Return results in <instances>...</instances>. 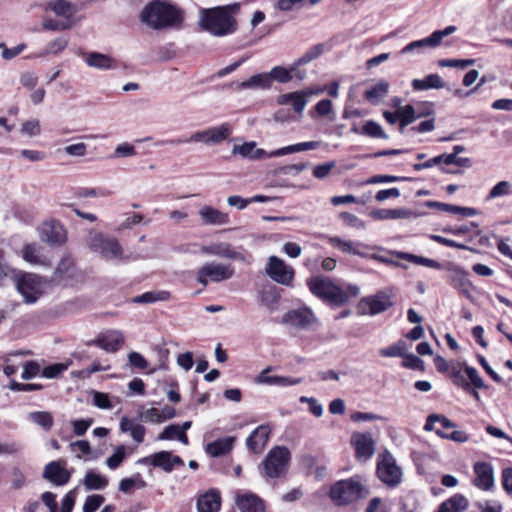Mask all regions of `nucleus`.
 Returning <instances> with one entry per match:
<instances>
[{"label": "nucleus", "mask_w": 512, "mask_h": 512, "mask_svg": "<svg viewBox=\"0 0 512 512\" xmlns=\"http://www.w3.org/2000/svg\"><path fill=\"white\" fill-rule=\"evenodd\" d=\"M240 10L239 3L225 6L201 9L199 11V24L214 36H226L237 30L235 15Z\"/></svg>", "instance_id": "obj_1"}, {"label": "nucleus", "mask_w": 512, "mask_h": 512, "mask_svg": "<svg viewBox=\"0 0 512 512\" xmlns=\"http://www.w3.org/2000/svg\"><path fill=\"white\" fill-rule=\"evenodd\" d=\"M141 20L154 29L175 27L182 23L183 12L169 2L156 0L146 5Z\"/></svg>", "instance_id": "obj_2"}, {"label": "nucleus", "mask_w": 512, "mask_h": 512, "mask_svg": "<svg viewBox=\"0 0 512 512\" xmlns=\"http://www.w3.org/2000/svg\"><path fill=\"white\" fill-rule=\"evenodd\" d=\"M310 291L324 301L341 306L351 296H357L359 288L356 285H348L346 289L336 285L328 278L314 277L307 281Z\"/></svg>", "instance_id": "obj_3"}, {"label": "nucleus", "mask_w": 512, "mask_h": 512, "mask_svg": "<svg viewBox=\"0 0 512 512\" xmlns=\"http://www.w3.org/2000/svg\"><path fill=\"white\" fill-rule=\"evenodd\" d=\"M86 245L104 260L116 263L127 260L123 247L115 237L91 230L86 238Z\"/></svg>", "instance_id": "obj_4"}, {"label": "nucleus", "mask_w": 512, "mask_h": 512, "mask_svg": "<svg viewBox=\"0 0 512 512\" xmlns=\"http://www.w3.org/2000/svg\"><path fill=\"white\" fill-rule=\"evenodd\" d=\"M368 494V488L356 477L336 482L331 486L329 493L332 502L338 506L366 498Z\"/></svg>", "instance_id": "obj_5"}, {"label": "nucleus", "mask_w": 512, "mask_h": 512, "mask_svg": "<svg viewBox=\"0 0 512 512\" xmlns=\"http://www.w3.org/2000/svg\"><path fill=\"white\" fill-rule=\"evenodd\" d=\"M233 129L229 123H222L217 126H211L203 130L193 132L188 138L182 140H168L170 144H190L203 143L207 146L219 145L226 141L232 135Z\"/></svg>", "instance_id": "obj_6"}, {"label": "nucleus", "mask_w": 512, "mask_h": 512, "mask_svg": "<svg viewBox=\"0 0 512 512\" xmlns=\"http://www.w3.org/2000/svg\"><path fill=\"white\" fill-rule=\"evenodd\" d=\"M290 451L284 446L272 448L259 465L261 474L268 478H278L287 470L290 461Z\"/></svg>", "instance_id": "obj_7"}, {"label": "nucleus", "mask_w": 512, "mask_h": 512, "mask_svg": "<svg viewBox=\"0 0 512 512\" xmlns=\"http://www.w3.org/2000/svg\"><path fill=\"white\" fill-rule=\"evenodd\" d=\"M16 287L24 302L33 304L45 293L46 282L36 274L22 273L17 277Z\"/></svg>", "instance_id": "obj_8"}, {"label": "nucleus", "mask_w": 512, "mask_h": 512, "mask_svg": "<svg viewBox=\"0 0 512 512\" xmlns=\"http://www.w3.org/2000/svg\"><path fill=\"white\" fill-rule=\"evenodd\" d=\"M234 275V268L231 264L208 262L202 265L197 271V282L207 286L210 281L223 282L231 279Z\"/></svg>", "instance_id": "obj_9"}, {"label": "nucleus", "mask_w": 512, "mask_h": 512, "mask_svg": "<svg viewBox=\"0 0 512 512\" xmlns=\"http://www.w3.org/2000/svg\"><path fill=\"white\" fill-rule=\"evenodd\" d=\"M377 475L379 479L388 486H397L402 479V470L396 464L391 453L385 452L378 456Z\"/></svg>", "instance_id": "obj_10"}, {"label": "nucleus", "mask_w": 512, "mask_h": 512, "mask_svg": "<svg viewBox=\"0 0 512 512\" xmlns=\"http://www.w3.org/2000/svg\"><path fill=\"white\" fill-rule=\"evenodd\" d=\"M431 110H416V108L412 105H405L404 107H400V109L395 112L384 111L383 117L389 124H395L399 122V130L401 133L404 132V129L417 119L428 116L431 114Z\"/></svg>", "instance_id": "obj_11"}, {"label": "nucleus", "mask_w": 512, "mask_h": 512, "mask_svg": "<svg viewBox=\"0 0 512 512\" xmlns=\"http://www.w3.org/2000/svg\"><path fill=\"white\" fill-rule=\"evenodd\" d=\"M265 273L274 282L284 286H291L295 275L293 267L277 256L268 258Z\"/></svg>", "instance_id": "obj_12"}, {"label": "nucleus", "mask_w": 512, "mask_h": 512, "mask_svg": "<svg viewBox=\"0 0 512 512\" xmlns=\"http://www.w3.org/2000/svg\"><path fill=\"white\" fill-rule=\"evenodd\" d=\"M445 269L448 272L449 283L452 287L457 289L467 298H471V294L475 290V287L468 278V272L454 263H447Z\"/></svg>", "instance_id": "obj_13"}, {"label": "nucleus", "mask_w": 512, "mask_h": 512, "mask_svg": "<svg viewBox=\"0 0 512 512\" xmlns=\"http://www.w3.org/2000/svg\"><path fill=\"white\" fill-rule=\"evenodd\" d=\"M281 322L290 327L305 330L315 324L317 318L310 309L300 308L286 312L282 316Z\"/></svg>", "instance_id": "obj_14"}, {"label": "nucleus", "mask_w": 512, "mask_h": 512, "mask_svg": "<svg viewBox=\"0 0 512 512\" xmlns=\"http://www.w3.org/2000/svg\"><path fill=\"white\" fill-rule=\"evenodd\" d=\"M195 501L197 512H219L221 510L222 496L217 488H210L198 493Z\"/></svg>", "instance_id": "obj_15"}, {"label": "nucleus", "mask_w": 512, "mask_h": 512, "mask_svg": "<svg viewBox=\"0 0 512 512\" xmlns=\"http://www.w3.org/2000/svg\"><path fill=\"white\" fill-rule=\"evenodd\" d=\"M392 304L391 296L386 292H380L363 299L360 303V310L362 314L374 316L388 310Z\"/></svg>", "instance_id": "obj_16"}, {"label": "nucleus", "mask_w": 512, "mask_h": 512, "mask_svg": "<svg viewBox=\"0 0 512 512\" xmlns=\"http://www.w3.org/2000/svg\"><path fill=\"white\" fill-rule=\"evenodd\" d=\"M72 473L61 463V461H51L43 469L42 477L54 486H64L71 479Z\"/></svg>", "instance_id": "obj_17"}, {"label": "nucleus", "mask_w": 512, "mask_h": 512, "mask_svg": "<svg viewBox=\"0 0 512 512\" xmlns=\"http://www.w3.org/2000/svg\"><path fill=\"white\" fill-rule=\"evenodd\" d=\"M351 444L358 460L366 461L375 453V442L367 433L355 432L351 436Z\"/></svg>", "instance_id": "obj_18"}, {"label": "nucleus", "mask_w": 512, "mask_h": 512, "mask_svg": "<svg viewBox=\"0 0 512 512\" xmlns=\"http://www.w3.org/2000/svg\"><path fill=\"white\" fill-rule=\"evenodd\" d=\"M40 237L50 245H62L67 240V232L61 223L51 220L41 226Z\"/></svg>", "instance_id": "obj_19"}, {"label": "nucleus", "mask_w": 512, "mask_h": 512, "mask_svg": "<svg viewBox=\"0 0 512 512\" xmlns=\"http://www.w3.org/2000/svg\"><path fill=\"white\" fill-rule=\"evenodd\" d=\"M91 343L107 352L113 353L124 344V335L120 330L110 329L100 333Z\"/></svg>", "instance_id": "obj_20"}, {"label": "nucleus", "mask_w": 512, "mask_h": 512, "mask_svg": "<svg viewBox=\"0 0 512 512\" xmlns=\"http://www.w3.org/2000/svg\"><path fill=\"white\" fill-rule=\"evenodd\" d=\"M475 473L474 485L483 491H489L494 487V471L491 464L477 462L473 467Z\"/></svg>", "instance_id": "obj_21"}, {"label": "nucleus", "mask_w": 512, "mask_h": 512, "mask_svg": "<svg viewBox=\"0 0 512 512\" xmlns=\"http://www.w3.org/2000/svg\"><path fill=\"white\" fill-rule=\"evenodd\" d=\"M201 252L207 255L228 258L238 261H246L244 254L236 251L230 243L217 242L210 245L203 246Z\"/></svg>", "instance_id": "obj_22"}, {"label": "nucleus", "mask_w": 512, "mask_h": 512, "mask_svg": "<svg viewBox=\"0 0 512 512\" xmlns=\"http://www.w3.org/2000/svg\"><path fill=\"white\" fill-rule=\"evenodd\" d=\"M272 367L262 370L255 378V383L269 386L288 387L300 384L302 378H291L280 375H270Z\"/></svg>", "instance_id": "obj_23"}, {"label": "nucleus", "mask_w": 512, "mask_h": 512, "mask_svg": "<svg viewBox=\"0 0 512 512\" xmlns=\"http://www.w3.org/2000/svg\"><path fill=\"white\" fill-rule=\"evenodd\" d=\"M198 215L203 225L223 226L230 223V218L227 213L210 205L200 207Z\"/></svg>", "instance_id": "obj_24"}, {"label": "nucleus", "mask_w": 512, "mask_h": 512, "mask_svg": "<svg viewBox=\"0 0 512 512\" xmlns=\"http://www.w3.org/2000/svg\"><path fill=\"white\" fill-rule=\"evenodd\" d=\"M270 433L271 429L268 425L258 426L246 439L248 449L256 454L261 453L269 440Z\"/></svg>", "instance_id": "obj_25"}, {"label": "nucleus", "mask_w": 512, "mask_h": 512, "mask_svg": "<svg viewBox=\"0 0 512 512\" xmlns=\"http://www.w3.org/2000/svg\"><path fill=\"white\" fill-rule=\"evenodd\" d=\"M236 505L241 512H264V503L259 496L251 492H239L236 495Z\"/></svg>", "instance_id": "obj_26"}, {"label": "nucleus", "mask_w": 512, "mask_h": 512, "mask_svg": "<svg viewBox=\"0 0 512 512\" xmlns=\"http://www.w3.org/2000/svg\"><path fill=\"white\" fill-rule=\"evenodd\" d=\"M22 258L31 265L48 266L50 259L37 244H27L22 248Z\"/></svg>", "instance_id": "obj_27"}, {"label": "nucleus", "mask_w": 512, "mask_h": 512, "mask_svg": "<svg viewBox=\"0 0 512 512\" xmlns=\"http://www.w3.org/2000/svg\"><path fill=\"white\" fill-rule=\"evenodd\" d=\"M235 440L233 436L216 439L206 445L205 451L214 458L226 455L233 449Z\"/></svg>", "instance_id": "obj_28"}, {"label": "nucleus", "mask_w": 512, "mask_h": 512, "mask_svg": "<svg viewBox=\"0 0 512 512\" xmlns=\"http://www.w3.org/2000/svg\"><path fill=\"white\" fill-rule=\"evenodd\" d=\"M119 427L121 432L129 433L136 443H142L144 441L146 428L135 419L123 416L120 420Z\"/></svg>", "instance_id": "obj_29"}, {"label": "nucleus", "mask_w": 512, "mask_h": 512, "mask_svg": "<svg viewBox=\"0 0 512 512\" xmlns=\"http://www.w3.org/2000/svg\"><path fill=\"white\" fill-rule=\"evenodd\" d=\"M231 153L251 160L267 158V152L264 149L256 148V143L253 141L234 145Z\"/></svg>", "instance_id": "obj_30"}, {"label": "nucleus", "mask_w": 512, "mask_h": 512, "mask_svg": "<svg viewBox=\"0 0 512 512\" xmlns=\"http://www.w3.org/2000/svg\"><path fill=\"white\" fill-rule=\"evenodd\" d=\"M184 465L183 460L179 456L172 455L169 451H160L154 453V467H159L165 472H171L175 466Z\"/></svg>", "instance_id": "obj_31"}, {"label": "nucleus", "mask_w": 512, "mask_h": 512, "mask_svg": "<svg viewBox=\"0 0 512 512\" xmlns=\"http://www.w3.org/2000/svg\"><path fill=\"white\" fill-rule=\"evenodd\" d=\"M47 10L61 17L62 21L71 22L70 19L76 12L75 6L67 0H51L47 3Z\"/></svg>", "instance_id": "obj_32"}, {"label": "nucleus", "mask_w": 512, "mask_h": 512, "mask_svg": "<svg viewBox=\"0 0 512 512\" xmlns=\"http://www.w3.org/2000/svg\"><path fill=\"white\" fill-rule=\"evenodd\" d=\"M276 102L279 105H291L298 114H301L307 105L304 95L298 91L279 95Z\"/></svg>", "instance_id": "obj_33"}, {"label": "nucleus", "mask_w": 512, "mask_h": 512, "mask_svg": "<svg viewBox=\"0 0 512 512\" xmlns=\"http://www.w3.org/2000/svg\"><path fill=\"white\" fill-rule=\"evenodd\" d=\"M238 88L241 90H268L271 88L268 72L252 75L245 81H242Z\"/></svg>", "instance_id": "obj_34"}, {"label": "nucleus", "mask_w": 512, "mask_h": 512, "mask_svg": "<svg viewBox=\"0 0 512 512\" xmlns=\"http://www.w3.org/2000/svg\"><path fill=\"white\" fill-rule=\"evenodd\" d=\"M468 506V499L458 493L441 503L436 512H464Z\"/></svg>", "instance_id": "obj_35"}, {"label": "nucleus", "mask_w": 512, "mask_h": 512, "mask_svg": "<svg viewBox=\"0 0 512 512\" xmlns=\"http://www.w3.org/2000/svg\"><path fill=\"white\" fill-rule=\"evenodd\" d=\"M437 45L431 34L423 39L415 40L405 45L401 50V55L421 54L427 49H435Z\"/></svg>", "instance_id": "obj_36"}, {"label": "nucleus", "mask_w": 512, "mask_h": 512, "mask_svg": "<svg viewBox=\"0 0 512 512\" xmlns=\"http://www.w3.org/2000/svg\"><path fill=\"white\" fill-rule=\"evenodd\" d=\"M411 86L415 91H423L429 89H443L446 83L438 74H429L424 79H414Z\"/></svg>", "instance_id": "obj_37"}, {"label": "nucleus", "mask_w": 512, "mask_h": 512, "mask_svg": "<svg viewBox=\"0 0 512 512\" xmlns=\"http://www.w3.org/2000/svg\"><path fill=\"white\" fill-rule=\"evenodd\" d=\"M85 62L89 67L100 70H109L116 67L115 61L110 56L98 52L88 53Z\"/></svg>", "instance_id": "obj_38"}, {"label": "nucleus", "mask_w": 512, "mask_h": 512, "mask_svg": "<svg viewBox=\"0 0 512 512\" xmlns=\"http://www.w3.org/2000/svg\"><path fill=\"white\" fill-rule=\"evenodd\" d=\"M170 298L171 293L167 290H153L134 297L132 302L137 304H152L156 302L168 301Z\"/></svg>", "instance_id": "obj_39"}, {"label": "nucleus", "mask_w": 512, "mask_h": 512, "mask_svg": "<svg viewBox=\"0 0 512 512\" xmlns=\"http://www.w3.org/2000/svg\"><path fill=\"white\" fill-rule=\"evenodd\" d=\"M329 243L333 247L341 250L342 252L353 254V255H358L361 257L365 256V254L361 251V247H365V246L361 243H355L353 241L344 240L339 237H331L329 239Z\"/></svg>", "instance_id": "obj_40"}, {"label": "nucleus", "mask_w": 512, "mask_h": 512, "mask_svg": "<svg viewBox=\"0 0 512 512\" xmlns=\"http://www.w3.org/2000/svg\"><path fill=\"white\" fill-rule=\"evenodd\" d=\"M464 365H467L466 363L457 362L450 366L448 373L453 381V383L467 391H470V384L469 381L465 378L466 374L464 371Z\"/></svg>", "instance_id": "obj_41"}, {"label": "nucleus", "mask_w": 512, "mask_h": 512, "mask_svg": "<svg viewBox=\"0 0 512 512\" xmlns=\"http://www.w3.org/2000/svg\"><path fill=\"white\" fill-rule=\"evenodd\" d=\"M395 255L400 259L407 260L416 265L425 266V267L437 269V270H440L443 268V266L438 261L430 259V258L417 256V255L406 253V252H395Z\"/></svg>", "instance_id": "obj_42"}, {"label": "nucleus", "mask_w": 512, "mask_h": 512, "mask_svg": "<svg viewBox=\"0 0 512 512\" xmlns=\"http://www.w3.org/2000/svg\"><path fill=\"white\" fill-rule=\"evenodd\" d=\"M108 479L94 471H88L83 484L87 490H102L108 485Z\"/></svg>", "instance_id": "obj_43"}, {"label": "nucleus", "mask_w": 512, "mask_h": 512, "mask_svg": "<svg viewBox=\"0 0 512 512\" xmlns=\"http://www.w3.org/2000/svg\"><path fill=\"white\" fill-rule=\"evenodd\" d=\"M431 207H436L440 210L453 213V214H461L464 217H472L478 214V211L471 207H462L451 204H445L441 202H432L430 204Z\"/></svg>", "instance_id": "obj_44"}, {"label": "nucleus", "mask_w": 512, "mask_h": 512, "mask_svg": "<svg viewBox=\"0 0 512 512\" xmlns=\"http://www.w3.org/2000/svg\"><path fill=\"white\" fill-rule=\"evenodd\" d=\"M28 419L48 431L54 424L53 416L48 411H35L28 414Z\"/></svg>", "instance_id": "obj_45"}, {"label": "nucleus", "mask_w": 512, "mask_h": 512, "mask_svg": "<svg viewBox=\"0 0 512 512\" xmlns=\"http://www.w3.org/2000/svg\"><path fill=\"white\" fill-rule=\"evenodd\" d=\"M74 270V262L72 258L65 256L59 262L55 270V276L58 280L72 278L74 275Z\"/></svg>", "instance_id": "obj_46"}, {"label": "nucleus", "mask_w": 512, "mask_h": 512, "mask_svg": "<svg viewBox=\"0 0 512 512\" xmlns=\"http://www.w3.org/2000/svg\"><path fill=\"white\" fill-rule=\"evenodd\" d=\"M388 90L389 83L386 80H381L365 92V98L370 102H377L387 95Z\"/></svg>", "instance_id": "obj_47"}, {"label": "nucleus", "mask_w": 512, "mask_h": 512, "mask_svg": "<svg viewBox=\"0 0 512 512\" xmlns=\"http://www.w3.org/2000/svg\"><path fill=\"white\" fill-rule=\"evenodd\" d=\"M259 301L263 306L273 311L276 310L279 303V295L275 288L264 289L259 293Z\"/></svg>", "instance_id": "obj_48"}, {"label": "nucleus", "mask_w": 512, "mask_h": 512, "mask_svg": "<svg viewBox=\"0 0 512 512\" xmlns=\"http://www.w3.org/2000/svg\"><path fill=\"white\" fill-rule=\"evenodd\" d=\"M435 423H439L441 425V428L443 429H451L456 427V424L449 420L448 418H446L445 416L432 414L428 416L424 429L427 431L436 432L438 428L435 427Z\"/></svg>", "instance_id": "obj_49"}, {"label": "nucleus", "mask_w": 512, "mask_h": 512, "mask_svg": "<svg viewBox=\"0 0 512 512\" xmlns=\"http://www.w3.org/2000/svg\"><path fill=\"white\" fill-rule=\"evenodd\" d=\"M512 194V183L506 180L500 181L495 184L486 196L487 200H493L500 197L509 196Z\"/></svg>", "instance_id": "obj_50"}, {"label": "nucleus", "mask_w": 512, "mask_h": 512, "mask_svg": "<svg viewBox=\"0 0 512 512\" xmlns=\"http://www.w3.org/2000/svg\"><path fill=\"white\" fill-rule=\"evenodd\" d=\"M268 75L271 84L273 83V81L281 84H286L291 81V75L289 74L287 67L283 65L274 66L268 72Z\"/></svg>", "instance_id": "obj_51"}, {"label": "nucleus", "mask_w": 512, "mask_h": 512, "mask_svg": "<svg viewBox=\"0 0 512 512\" xmlns=\"http://www.w3.org/2000/svg\"><path fill=\"white\" fill-rule=\"evenodd\" d=\"M362 133L372 137L387 139L388 135L384 132L382 127L375 121L369 120L362 127Z\"/></svg>", "instance_id": "obj_52"}, {"label": "nucleus", "mask_w": 512, "mask_h": 512, "mask_svg": "<svg viewBox=\"0 0 512 512\" xmlns=\"http://www.w3.org/2000/svg\"><path fill=\"white\" fill-rule=\"evenodd\" d=\"M126 457V448L124 445H119L114 450L113 454L106 460L108 468L115 470L117 469Z\"/></svg>", "instance_id": "obj_53"}, {"label": "nucleus", "mask_w": 512, "mask_h": 512, "mask_svg": "<svg viewBox=\"0 0 512 512\" xmlns=\"http://www.w3.org/2000/svg\"><path fill=\"white\" fill-rule=\"evenodd\" d=\"M70 363H56L46 366L42 371L41 375L47 379L57 378L60 374L66 371Z\"/></svg>", "instance_id": "obj_54"}, {"label": "nucleus", "mask_w": 512, "mask_h": 512, "mask_svg": "<svg viewBox=\"0 0 512 512\" xmlns=\"http://www.w3.org/2000/svg\"><path fill=\"white\" fill-rule=\"evenodd\" d=\"M406 351V344L403 341L390 345L380 350V355L383 357H402Z\"/></svg>", "instance_id": "obj_55"}, {"label": "nucleus", "mask_w": 512, "mask_h": 512, "mask_svg": "<svg viewBox=\"0 0 512 512\" xmlns=\"http://www.w3.org/2000/svg\"><path fill=\"white\" fill-rule=\"evenodd\" d=\"M464 371L466 374L465 378L467 377L470 381V387L473 386L475 389L486 388L484 381L480 377L476 368L464 365Z\"/></svg>", "instance_id": "obj_56"}, {"label": "nucleus", "mask_w": 512, "mask_h": 512, "mask_svg": "<svg viewBox=\"0 0 512 512\" xmlns=\"http://www.w3.org/2000/svg\"><path fill=\"white\" fill-rule=\"evenodd\" d=\"M474 59H441L438 61L440 67L465 69L474 64Z\"/></svg>", "instance_id": "obj_57"}, {"label": "nucleus", "mask_w": 512, "mask_h": 512, "mask_svg": "<svg viewBox=\"0 0 512 512\" xmlns=\"http://www.w3.org/2000/svg\"><path fill=\"white\" fill-rule=\"evenodd\" d=\"M105 501L102 495L93 494L86 498L82 512H95Z\"/></svg>", "instance_id": "obj_58"}, {"label": "nucleus", "mask_w": 512, "mask_h": 512, "mask_svg": "<svg viewBox=\"0 0 512 512\" xmlns=\"http://www.w3.org/2000/svg\"><path fill=\"white\" fill-rule=\"evenodd\" d=\"M20 132L23 135H26V136H29V137H33V136L39 135L40 132H41L39 120H37V119H30L28 121H25L21 125Z\"/></svg>", "instance_id": "obj_59"}, {"label": "nucleus", "mask_w": 512, "mask_h": 512, "mask_svg": "<svg viewBox=\"0 0 512 512\" xmlns=\"http://www.w3.org/2000/svg\"><path fill=\"white\" fill-rule=\"evenodd\" d=\"M11 487L14 490L22 489L26 485V475L18 467H14L11 471Z\"/></svg>", "instance_id": "obj_60"}, {"label": "nucleus", "mask_w": 512, "mask_h": 512, "mask_svg": "<svg viewBox=\"0 0 512 512\" xmlns=\"http://www.w3.org/2000/svg\"><path fill=\"white\" fill-rule=\"evenodd\" d=\"M183 429L180 428V425L171 424L164 428L162 433H160L157 437L158 440H175L178 439Z\"/></svg>", "instance_id": "obj_61"}, {"label": "nucleus", "mask_w": 512, "mask_h": 512, "mask_svg": "<svg viewBox=\"0 0 512 512\" xmlns=\"http://www.w3.org/2000/svg\"><path fill=\"white\" fill-rule=\"evenodd\" d=\"M436 434L444 439H449L457 443H465L469 440V436L462 430H454L449 434H442V429H437Z\"/></svg>", "instance_id": "obj_62"}, {"label": "nucleus", "mask_w": 512, "mask_h": 512, "mask_svg": "<svg viewBox=\"0 0 512 512\" xmlns=\"http://www.w3.org/2000/svg\"><path fill=\"white\" fill-rule=\"evenodd\" d=\"M340 217L345 222V224L350 227H353V228H356L359 230H364L366 228L365 222L354 214H351L348 212H343V213H341Z\"/></svg>", "instance_id": "obj_63"}, {"label": "nucleus", "mask_w": 512, "mask_h": 512, "mask_svg": "<svg viewBox=\"0 0 512 512\" xmlns=\"http://www.w3.org/2000/svg\"><path fill=\"white\" fill-rule=\"evenodd\" d=\"M40 373V366L35 361H28L24 364L23 371L21 374V378L24 380H29L34 378Z\"/></svg>", "instance_id": "obj_64"}]
</instances>
